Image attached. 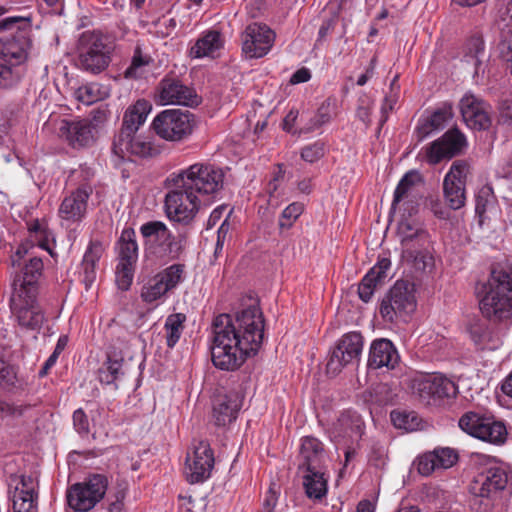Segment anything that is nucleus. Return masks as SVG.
<instances>
[{"label":"nucleus","mask_w":512,"mask_h":512,"mask_svg":"<svg viewBox=\"0 0 512 512\" xmlns=\"http://www.w3.org/2000/svg\"><path fill=\"white\" fill-rule=\"evenodd\" d=\"M118 264L116 281L121 290H128L132 284L138 261L139 247L136 232L132 227H125L115 243Z\"/></svg>","instance_id":"obj_10"},{"label":"nucleus","mask_w":512,"mask_h":512,"mask_svg":"<svg viewBox=\"0 0 512 512\" xmlns=\"http://www.w3.org/2000/svg\"><path fill=\"white\" fill-rule=\"evenodd\" d=\"M158 100L162 105L197 106L199 98L195 90L185 85L178 77L166 75L157 87Z\"/></svg>","instance_id":"obj_20"},{"label":"nucleus","mask_w":512,"mask_h":512,"mask_svg":"<svg viewBox=\"0 0 512 512\" xmlns=\"http://www.w3.org/2000/svg\"><path fill=\"white\" fill-rule=\"evenodd\" d=\"M128 482L126 480H117L115 485L110 490L107 503L108 512H124L125 509V498L128 493Z\"/></svg>","instance_id":"obj_48"},{"label":"nucleus","mask_w":512,"mask_h":512,"mask_svg":"<svg viewBox=\"0 0 512 512\" xmlns=\"http://www.w3.org/2000/svg\"><path fill=\"white\" fill-rule=\"evenodd\" d=\"M390 267L391 261L388 258H380L364 275L358 286V295L363 302L368 303L372 299L375 289L387 277Z\"/></svg>","instance_id":"obj_32"},{"label":"nucleus","mask_w":512,"mask_h":512,"mask_svg":"<svg viewBox=\"0 0 512 512\" xmlns=\"http://www.w3.org/2000/svg\"><path fill=\"white\" fill-rule=\"evenodd\" d=\"M509 483V472L504 463L488 459L470 484V492L475 497L486 500L492 506L501 498Z\"/></svg>","instance_id":"obj_6"},{"label":"nucleus","mask_w":512,"mask_h":512,"mask_svg":"<svg viewBox=\"0 0 512 512\" xmlns=\"http://www.w3.org/2000/svg\"><path fill=\"white\" fill-rule=\"evenodd\" d=\"M303 477V486L309 499L320 501L328 491V478L318 469H308Z\"/></svg>","instance_id":"obj_38"},{"label":"nucleus","mask_w":512,"mask_h":512,"mask_svg":"<svg viewBox=\"0 0 512 512\" xmlns=\"http://www.w3.org/2000/svg\"><path fill=\"white\" fill-rule=\"evenodd\" d=\"M390 418L397 429L406 431H413L420 424V419L415 412L394 410L391 412Z\"/></svg>","instance_id":"obj_54"},{"label":"nucleus","mask_w":512,"mask_h":512,"mask_svg":"<svg viewBox=\"0 0 512 512\" xmlns=\"http://www.w3.org/2000/svg\"><path fill=\"white\" fill-rule=\"evenodd\" d=\"M399 96L394 93H387L381 104V117L379 119V129H381L389 118V114L393 111L394 106L398 102Z\"/></svg>","instance_id":"obj_59"},{"label":"nucleus","mask_w":512,"mask_h":512,"mask_svg":"<svg viewBox=\"0 0 512 512\" xmlns=\"http://www.w3.org/2000/svg\"><path fill=\"white\" fill-rule=\"evenodd\" d=\"M112 151L120 160L132 158L151 159L161 153V149L151 140L135 134L118 133L115 135Z\"/></svg>","instance_id":"obj_17"},{"label":"nucleus","mask_w":512,"mask_h":512,"mask_svg":"<svg viewBox=\"0 0 512 512\" xmlns=\"http://www.w3.org/2000/svg\"><path fill=\"white\" fill-rule=\"evenodd\" d=\"M184 272L185 265L181 263H175L157 273V276L162 280L164 285L171 291L182 282Z\"/></svg>","instance_id":"obj_50"},{"label":"nucleus","mask_w":512,"mask_h":512,"mask_svg":"<svg viewBox=\"0 0 512 512\" xmlns=\"http://www.w3.org/2000/svg\"><path fill=\"white\" fill-rule=\"evenodd\" d=\"M94 130V125L88 119H63L59 126V136L64 138L71 147L82 148L94 142Z\"/></svg>","instance_id":"obj_25"},{"label":"nucleus","mask_w":512,"mask_h":512,"mask_svg":"<svg viewBox=\"0 0 512 512\" xmlns=\"http://www.w3.org/2000/svg\"><path fill=\"white\" fill-rule=\"evenodd\" d=\"M416 305L414 284L398 280L383 297L379 313L385 322L393 323L398 317L413 313Z\"/></svg>","instance_id":"obj_11"},{"label":"nucleus","mask_w":512,"mask_h":512,"mask_svg":"<svg viewBox=\"0 0 512 512\" xmlns=\"http://www.w3.org/2000/svg\"><path fill=\"white\" fill-rule=\"evenodd\" d=\"M28 406L14 405L0 400V412L5 416L20 417L24 414Z\"/></svg>","instance_id":"obj_63"},{"label":"nucleus","mask_w":512,"mask_h":512,"mask_svg":"<svg viewBox=\"0 0 512 512\" xmlns=\"http://www.w3.org/2000/svg\"><path fill=\"white\" fill-rule=\"evenodd\" d=\"M443 193L449 209L458 210L465 205L466 195L464 181H452L449 177H444Z\"/></svg>","instance_id":"obj_41"},{"label":"nucleus","mask_w":512,"mask_h":512,"mask_svg":"<svg viewBox=\"0 0 512 512\" xmlns=\"http://www.w3.org/2000/svg\"><path fill=\"white\" fill-rule=\"evenodd\" d=\"M412 391L420 403L430 407H442L459 393L457 384L440 373L415 377L412 380Z\"/></svg>","instance_id":"obj_7"},{"label":"nucleus","mask_w":512,"mask_h":512,"mask_svg":"<svg viewBox=\"0 0 512 512\" xmlns=\"http://www.w3.org/2000/svg\"><path fill=\"white\" fill-rule=\"evenodd\" d=\"M113 50V43L107 36L93 32L87 36L79 54L80 68L93 74L102 72L110 64Z\"/></svg>","instance_id":"obj_14"},{"label":"nucleus","mask_w":512,"mask_h":512,"mask_svg":"<svg viewBox=\"0 0 512 512\" xmlns=\"http://www.w3.org/2000/svg\"><path fill=\"white\" fill-rule=\"evenodd\" d=\"M108 478L104 474H89L83 482L75 483L67 490V503L78 512L93 509L105 496L108 489Z\"/></svg>","instance_id":"obj_8"},{"label":"nucleus","mask_w":512,"mask_h":512,"mask_svg":"<svg viewBox=\"0 0 512 512\" xmlns=\"http://www.w3.org/2000/svg\"><path fill=\"white\" fill-rule=\"evenodd\" d=\"M398 362V351L390 340L381 338L371 343L367 362L369 369H394Z\"/></svg>","instance_id":"obj_29"},{"label":"nucleus","mask_w":512,"mask_h":512,"mask_svg":"<svg viewBox=\"0 0 512 512\" xmlns=\"http://www.w3.org/2000/svg\"><path fill=\"white\" fill-rule=\"evenodd\" d=\"M300 457L302 466L308 469H318L325 458L324 444L316 437L305 436L301 439Z\"/></svg>","instance_id":"obj_34"},{"label":"nucleus","mask_w":512,"mask_h":512,"mask_svg":"<svg viewBox=\"0 0 512 512\" xmlns=\"http://www.w3.org/2000/svg\"><path fill=\"white\" fill-rule=\"evenodd\" d=\"M466 145L465 135L458 128H452L425 148L426 161L436 165L460 154Z\"/></svg>","instance_id":"obj_19"},{"label":"nucleus","mask_w":512,"mask_h":512,"mask_svg":"<svg viewBox=\"0 0 512 512\" xmlns=\"http://www.w3.org/2000/svg\"><path fill=\"white\" fill-rule=\"evenodd\" d=\"M325 154V145L322 141L318 140L311 144L304 146L301 149V158L308 163H315L320 160Z\"/></svg>","instance_id":"obj_56"},{"label":"nucleus","mask_w":512,"mask_h":512,"mask_svg":"<svg viewBox=\"0 0 512 512\" xmlns=\"http://www.w3.org/2000/svg\"><path fill=\"white\" fill-rule=\"evenodd\" d=\"M488 417L482 413L468 411L459 418L458 425L463 432L477 439Z\"/></svg>","instance_id":"obj_47"},{"label":"nucleus","mask_w":512,"mask_h":512,"mask_svg":"<svg viewBox=\"0 0 512 512\" xmlns=\"http://www.w3.org/2000/svg\"><path fill=\"white\" fill-rule=\"evenodd\" d=\"M185 321L186 315L183 313H173L167 316L163 330L168 348H174L180 340L184 330Z\"/></svg>","instance_id":"obj_45"},{"label":"nucleus","mask_w":512,"mask_h":512,"mask_svg":"<svg viewBox=\"0 0 512 512\" xmlns=\"http://www.w3.org/2000/svg\"><path fill=\"white\" fill-rule=\"evenodd\" d=\"M364 347V337L359 331H350L341 336L333 348L326 365L327 373L337 375L348 365H358Z\"/></svg>","instance_id":"obj_13"},{"label":"nucleus","mask_w":512,"mask_h":512,"mask_svg":"<svg viewBox=\"0 0 512 512\" xmlns=\"http://www.w3.org/2000/svg\"><path fill=\"white\" fill-rule=\"evenodd\" d=\"M169 291L170 290L156 274L143 285L140 296L145 303L152 304L163 298Z\"/></svg>","instance_id":"obj_49"},{"label":"nucleus","mask_w":512,"mask_h":512,"mask_svg":"<svg viewBox=\"0 0 512 512\" xmlns=\"http://www.w3.org/2000/svg\"><path fill=\"white\" fill-rule=\"evenodd\" d=\"M505 1V6L499 10L500 22L503 23L502 30L512 34V0Z\"/></svg>","instance_id":"obj_61"},{"label":"nucleus","mask_w":512,"mask_h":512,"mask_svg":"<svg viewBox=\"0 0 512 512\" xmlns=\"http://www.w3.org/2000/svg\"><path fill=\"white\" fill-rule=\"evenodd\" d=\"M224 179L225 173L221 168L212 164L195 163L186 169L171 173L166 182L187 187L204 204H209L221 194Z\"/></svg>","instance_id":"obj_3"},{"label":"nucleus","mask_w":512,"mask_h":512,"mask_svg":"<svg viewBox=\"0 0 512 512\" xmlns=\"http://www.w3.org/2000/svg\"><path fill=\"white\" fill-rule=\"evenodd\" d=\"M152 61L150 56L143 55L141 48L137 47L134 51L130 65L124 71L126 79H138L144 73V67L148 66Z\"/></svg>","instance_id":"obj_51"},{"label":"nucleus","mask_w":512,"mask_h":512,"mask_svg":"<svg viewBox=\"0 0 512 512\" xmlns=\"http://www.w3.org/2000/svg\"><path fill=\"white\" fill-rule=\"evenodd\" d=\"M463 57L467 62H473L475 71H478L485 56V42L480 32H473L463 45Z\"/></svg>","instance_id":"obj_39"},{"label":"nucleus","mask_w":512,"mask_h":512,"mask_svg":"<svg viewBox=\"0 0 512 512\" xmlns=\"http://www.w3.org/2000/svg\"><path fill=\"white\" fill-rule=\"evenodd\" d=\"M241 409V400L238 394L219 395L213 403L212 417L214 424L224 427L236 420Z\"/></svg>","instance_id":"obj_31"},{"label":"nucleus","mask_w":512,"mask_h":512,"mask_svg":"<svg viewBox=\"0 0 512 512\" xmlns=\"http://www.w3.org/2000/svg\"><path fill=\"white\" fill-rule=\"evenodd\" d=\"M43 261L41 258L33 257L24 265L13 280V292L38 294V280L42 275Z\"/></svg>","instance_id":"obj_30"},{"label":"nucleus","mask_w":512,"mask_h":512,"mask_svg":"<svg viewBox=\"0 0 512 512\" xmlns=\"http://www.w3.org/2000/svg\"><path fill=\"white\" fill-rule=\"evenodd\" d=\"M479 309L493 323H507L512 318V267L494 266L488 280L476 289Z\"/></svg>","instance_id":"obj_2"},{"label":"nucleus","mask_w":512,"mask_h":512,"mask_svg":"<svg viewBox=\"0 0 512 512\" xmlns=\"http://www.w3.org/2000/svg\"><path fill=\"white\" fill-rule=\"evenodd\" d=\"M465 171H466V164L462 161H456L454 162L449 172L445 175V177H449L450 180L455 181H464L465 182Z\"/></svg>","instance_id":"obj_64"},{"label":"nucleus","mask_w":512,"mask_h":512,"mask_svg":"<svg viewBox=\"0 0 512 512\" xmlns=\"http://www.w3.org/2000/svg\"><path fill=\"white\" fill-rule=\"evenodd\" d=\"M38 294L13 292L10 298V309L19 326L27 330L39 331L45 318V313L37 300Z\"/></svg>","instance_id":"obj_15"},{"label":"nucleus","mask_w":512,"mask_h":512,"mask_svg":"<svg viewBox=\"0 0 512 512\" xmlns=\"http://www.w3.org/2000/svg\"><path fill=\"white\" fill-rule=\"evenodd\" d=\"M27 225L30 237L36 242L37 246L53 255L50 242L54 243V238L48 227V222L45 219H33L27 222Z\"/></svg>","instance_id":"obj_42"},{"label":"nucleus","mask_w":512,"mask_h":512,"mask_svg":"<svg viewBox=\"0 0 512 512\" xmlns=\"http://www.w3.org/2000/svg\"><path fill=\"white\" fill-rule=\"evenodd\" d=\"M31 41L20 33L6 41H0V87L16 86L22 77V64L28 57Z\"/></svg>","instance_id":"obj_5"},{"label":"nucleus","mask_w":512,"mask_h":512,"mask_svg":"<svg viewBox=\"0 0 512 512\" xmlns=\"http://www.w3.org/2000/svg\"><path fill=\"white\" fill-rule=\"evenodd\" d=\"M364 433V420L358 412L353 410L341 412L329 429L331 439L343 445L358 443Z\"/></svg>","instance_id":"obj_18"},{"label":"nucleus","mask_w":512,"mask_h":512,"mask_svg":"<svg viewBox=\"0 0 512 512\" xmlns=\"http://www.w3.org/2000/svg\"><path fill=\"white\" fill-rule=\"evenodd\" d=\"M152 126L160 138L167 141H181L192 133L195 118L188 110L167 109L154 118Z\"/></svg>","instance_id":"obj_12"},{"label":"nucleus","mask_w":512,"mask_h":512,"mask_svg":"<svg viewBox=\"0 0 512 512\" xmlns=\"http://www.w3.org/2000/svg\"><path fill=\"white\" fill-rule=\"evenodd\" d=\"M498 123L512 126V99H505L498 107Z\"/></svg>","instance_id":"obj_60"},{"label":"nucleus","mask_w":512,"mask_h":512,"mask_svg":"<svg viewBox=\"0 0 512 512\" xmlns=\"http://www.w3.org/2000/svg\"><path fill=\"white\" fill-rule=\"evenodd\" d=\"M93 193V187L82 185L66 194L59 206L58 216L70 223H79L85 219L88 200Z\"/></svg>","instance_id":"obj_23"},{"label":"nucleus","mask_w":512,"mask_h":512,"mask_svg":"<svg viewBox=\"0 0 512 512\" xmlns=\"http://www.w3.org/2000/svg\"><path fill=\"white\" fill-rule=\"evenodd\" d=\"M104 252L103 245L98 240H91L84 253L81 268L83 271V282L88 289L96 279V267Z\"/></svg>","instance_id":"obj_35"},{"label":"nucleus","mask_w":512,"mask_h":512,"mask_svg":"<svg viewBox=\"0 0 512 512\" xmlns=\"http://www.w3.org/2000/svg\"><path fill=\"white\" fill-rule=\"evenodd\" d=\"M487 420L477 439L495 446L504 445L508 437L506 425L492 416H489Z\"/></svg>","instance_id":"obj_40"},{"label":"nucleus","mask_w":512,"mask_h":512,"mask_svg":"<svg viewBox=\"0 0 512 512\" xmlns=\"http://www.w3.org/2000/svg\"><path fill=\"white\" fill-rule=\"evenodd\" d=\"M491 106L481 98L469 94L460 101V111L466 125L477 131L487 130L491 126Z\"/></svg>","instance_id":"obj_24"},{"label":"nucleus","mask_w":512,"mask_h":512,"mask_svg":"<svg viewBox=\"0 0 512 512\" xmlns=\"http://www.w3.org/2000/svg\"><path fill=\"white\" fill-rule=\"evenodd\" d=\"M94 178V171L86 164L80 165L79 168L71 171L69 175V181L81 187L82 185H91V180Z\"/></svg>","instance_id":"obj_57"},{"label":"nucleus","mask_w":512,"mask_h":512,"mask_svg":"<svg viewBox=\"0 0 512 512\" xmlns=\"http://www.w3.org/2000/svg\"><path fill=\"white\" fill-rule=\"evenodd\" d=\"M17 372L13 365L0 358V387L12 391L17 387Z\"/></svg>","instance_id":"obj_55"},{"label":"nucleus","mask_w":512,"mask_h":512,"mask_svg":"<svg viewBox=\"0 0 512 512\" xmlns=\"http://www.w3.org/2000/svg\"><path fill=\"white\" fill-rule=\"evenodd\" d=\"M77 99L85 104H92L98 100V96L95 93V87L86 85L78 88Z\"/></svg>","instance_id":"obj_62"},{"label":"nucleus","mask_w":512,"mask_h":512,"mask_svg":"<svg viewBox=\"0 0 512 512\" xmlns=\"http://www.w3.org/2000/svg\"><path fill=\"white\" fill-rule=\"evenodd\" d=\"M470 336L475 345L482 350H496L502 345V340L498 333H494L486 326H472Z\"/></svg>","instance_id":"obj_43"},{"label":"nucleus","mask_w":512,"mask_h":512,"mask_svg":"<svg viewBox=\"0 0 512 512\" xmlns=\"http://www.w3.org/2000/svg\"><path fill=\"white\" fill-rule=\"evenodd\" d=\"M336 115V100L327 98L317 109L315 115L309 120V123L301 128L300 133H310L322 125L327 124Z\"/></svg>","instance_id":"obj_44"},{"label":"nucleus","mask_w":512,"mask_h":512,"mask_svg":"<svg viewBox=\"0 0 512 512\" xmlns=\"http://www.w3.org/2000/svg\"><path fill=\"white\" fill-rule=\"evenodd\" d=\"M124 358L116 353H108L107 359L98 369V380L101 384L111 385L120 380L125 372L123 370Z\"/></svg>","instance_id":"obj_37"},{"label":"nucleus","mask_w":512,"mask_h":512,"mask_svg":"<svg viewBox=\"0 0 512 512\" xmlns=\"http://www.w3.org/2000/svg\"><path fill=\"white\" fill-rule=\"evenodd\" d=\"M490 207H493L492 192L489 188H482L475 197V213L480 226L488 219L486 213Z\"/></svg>","instance_id":"obj_52"},{"label":"nucleus","mask_w":512,"mask_h":512,"mask_svg":"<svg viewBox=\"0 0 512 512\" xmlns=\"http://www.w3.org/2000/svg\"><path fill=\"white\" fill-rule=\"evenodd\" d=\"M145 257L157 260H178L186 249L187 234H174L159 220H151L140 226Z\"/></svg>","instance_id":"obj_4"},{"label":"nucleus","mask_w":512,"mask_h":512,"mask_svg":"<svg viewBox=\"0 0 512 512\" xmlns=\"http://www.w3.org/2000/svg\"><path fill=\"white\" fill-rule=\"evenodd\" d=\"M152 109V105L148 100L139 99L133 105L129 106L124 113L122 127L119 133L136 134L140 126H142L148 114Z\"/></svg>","instance_id":"obj_33"},{"label":"nucleus","mask_w":512,"mask_h":512,"mask_svg":"<svg viewBox=\"0 0 512 512\" xmlns=\"http://www.w3.org/2000/svg\"><path fill=\"white\" fill-rule=\"evenodd\" d=\"M458 460L456 451L449 447H437L419 456L417 470L423 476H429L439 469H448Z\"/></svg>","instance_id":"obj_28"},{"label":"nucleus","mask_w":512,"mask_h":512,"mask_svg":"<svg viewBox=\"0 0 512 512\" xmlns=\"http://www.w3.org/2000/svg\"><path fill=\"white\" fill-rule=\"evenodd\" d=\"M11 480H17L12 492V506L14 512H37L38 492L35 479L30 475L12 476Z\"/></svg>","instance_id":"obj_26"},{"label":"nucleus","mask_w":512,"mask_h":512,"mask_svg":"<svg viewBox=\"0 0 512 512\" xmlns=\"http://www.w3.org/2000/svg\"><path fill=\"white\" fill-rule=\"evenodd\" d=\"M275 32L266 24L251 23L242 34V51L249 58H261L269 53Z\"/></svg>","instance_id":"obj_22"},{"label":"nucleus","mask_w":512,"mask_h":512,"mask_svg":"<svg viewBox=\"0 0 512 512\" xmlns=\"http://www.w3.org/2000/svg\"><path fill=\"white\" fill-rule=\"evenodd\" d=\"M165 183L167 187H173L165 196L164 207L167 218L183 226L190 225L204 203L187 187L169 184L166 181Z\"/></svg>","instance_id":"obj_9"},{"label":"nucleus","mask_w":512,"mask_h":512,"mask_svg":"<svg viewBox=\"0 0 512 512\" xmlns=\"http://www.w3.org/2000/svg\"><path fill=\"white\" fill-rule=\"evenodd\" d=\"M398 234L401 237L403 252L407 257L412 259L416 265L422 263V268H425L427 253L419 248L426 243L427 232L414 220L402 219L398 225Z\"/></svg>","instance_id":"obj_21"},{"label":"nucleus","mask_w":512,"mask_h":512,"mask_svg":"<svg viewBox=\"0 0 512 512\" xmlns=\"http://www.w3.org/2000/svg\"><path fill=\"white\" fill-rule=\"evenodd\" d=\"M304 212V204L301 202H293L289 204L280 214L278 227L281 232L289 230L297 219Z\"/></svg>","instance_id":"obj_53"},{"label":"nucleus","mask_w":512,"mask_h":512,"mask_svg":"<svg viewBox=\"0 0 512 512\" xmlns=\"http://www.w3.org/2000/svg\"><path fill=\"white\" fill-rule=\"evenodd\" d=\"M264 338V317L257 305L236 313L219 314L212 321L211 360L224 371H235L254 356Z\"/></svg>","instance_id":"obj_1"},{"label":"nucleus","mask_w":512,"mask_h":512,"mask_svg":"<svg viewBox=\"0 0 512 512\" xmlns=\"http://www.w3.org/2000/svg\"><path fill=\"white\" fill-rule=\"evenodd\" d=\"M221 46V34L211 30L197 40L191 48V54L196 58L205 57L219 50Z\"/></svg>","instance_id":"obj_46"},{"label":"nucleus","mask_w":512,"mask_h":512,"mask_svg":"<svg viewBox=\"0 0 512 512\" xmlns=\"http://www.w3.org/2000/svg\"><path fill=\"white\" fill-rule=\"evenodd\" d=\"M451 117V107H443L435 110L416 127L415 133L418 141H422L433 132L443 129Z\"/></svg>","instance_id":"obj_36"},{"label":"nucleus","mask_w":512,"mask_h":512,"mask_svg":"<svg viewBox=\"0 0 512 512\" xmlns=\"http://www.w3.org/2000/svg\"><path fill=\"white\" fill-rule=\"evenodd\" d=\"M214 453L205 440L193 442L192 452L187 454L184 474L189 483H202L211 476Z\"/></svg>","instance_id":"obj_16"},{"label":"nucleus","mask_w":512,"mask_h":512,"mask_svg":"<svg viewBox=\"0 0 512 512\" xmlns=\"http://www.w3.org/2000/svg\"><path fill=\"white\" fill-rule=\"evenodd\" d=\"M73 427L81 436L86 437L90 433V423L87 414L82 408L76 409L72 415Z\"/></svg>","instance_id":"obj_58"},{"label":"nucleus","mask_w":512,"mask_h":512,"mask_svg":"<svg viewBox=\"0 0 512 512\" xmlns=\"http://www.w3.org/2000/svg\"><path fill=\"white\" fill-rule=\"evenodd\" d=\"M421 183H423V176L418 170L413 169L406 172L394 190L391 210L395 211L397 206L402 203L404 210L411 215L417 205L414 191Z\"/></svg>","instance_id":"obj_27"}]
</instances>
